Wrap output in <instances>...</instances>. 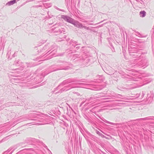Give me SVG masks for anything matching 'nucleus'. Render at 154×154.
Instances as JSON below:
<instances>
[{"instance_id": "f257e3e1", "label": "nucleus", "mask_w": 154, "mask_h": 154, "mask_svg": "<svg viewBox=\"0 0 154 154\" xmlns=\"http://www.w3.org/2000/svg\"><path fill=\"white\" fill-rule=\"evenodd\" d=\"M50 46V45L49 44H47L45 45L43 48L41 49H40V51L38 50L37 52L42 55V57L46 54L47 55H48L51 53L52 54H54L55 52H56L55 49L57 48V46H56L54 44L51 45V47L49 48Z\"/></svg>"}, {"instance_id": "f03ea898", "label": "nucleus", "mask_w": 154, "mask_h": 154, "mask_svg": "<svg viewBox=\"0 0 154 154\" xmlns=\"http://www.w3.org/2000/svg\"><path fill=\"white\" fill-rule=\"evenodd\" d=\"M78 81H74L71 79H68L64 81L62 83H61L58 86V88H59L61 87L64 86L63 88H62L60 91L59 92L61 93L64 91H66L72 88H75L77 87L76 86H72L73 83L68 85L70 83L78 82Z\"/></svg>"}, {"instance_id": "7ed1b4c3", "label": "nucleus", "mask_w": 154, "mask_h": 154, "mask_svg": "<svg viewBox=\"0 0 154 154\" xmlns=\"http://www.w3.org/2000/svg\"><path fill=\"white\" fill-rule=\"evenodd\" d=\"M68 65H69L66 62L64 61H63L62 62H60L58 65L59 66L58 67V68L57 69H54V70L51 71L46 73H45V72H43L41 74V75L42 76L43 75V77H44L45 75H47L51 72L60 70H66L70 69L71 67L70 66H68Z\"/></svg>"}, {"instance_id": "20e7f679", "label": "nucleus", "mask_w": 154, "mask_h": 154, "mask_svg": "<svg viewBox=\"0 0 154 154\" xmlns=\"http://www.w3.org/2000/svg\"><path fill=\"white\" fill-rule=\"evenodd\" d=\"M129 54L131 55L134 56V57H137L140 56L139 54H141L142 52L139 50H138L136 48H132L131 47L128 48Z\"/></svg>"}, {"instance_id": "39448f33", "label": "nucleus", "mask_w": 154, "mask_h": 154, "mask_svg": "<svg viewBox=\"0 0 154 154\" xmlns=\"http://www.w3.org/2000/svg\"><path fill=\"white\" fill-rule=\"evenodd\" d=\"M61 18L67 22L72 23L74 19L72 18L65 15H61Z\"/></svg>"}, {"instance_id": "423d86ee", "label": "nucleus", "mask_w": 154, "mask_h": 154, "mask_svg": "<svg viewBox=\"0 0 154 154\" xmlns=\"http://www.w3.org/2000/svg\"><path fill=\"white\" fill-rule=\"evenodd\" d=\"M95 98H96V97H90V98L88 99H87L84 102H82L81 104H80V106H81L83 103H84L85 102H88V101L89 102H88L87 103H86L85 104V105L86 106H87L88 105V104H90V105H92V106H94V104H94V101H92V100L93 99H95Z\"/></svg>"}, {"instance_id": "0eeeda50", "label": "nucleus", "mask_w": 154, "mask_h": 154, "mask_svg": "<svg viewBox=\"0 0 154 154\" xmlns=\"http://www.w3.org/2000/svg\"><path fill=\"white\" fill-rule=\"evenodd\" d=\"M137 120H147L148 121V122L150 123H154V116H149L143 118L138 119Z\"/></svg>"}, {"instance_id": "6e6552de", "label": "nucleus", "mask_w": 154, "mask_h": 154, "mask_svg": "<svg viewBox=\"0 0 154 154\" xmlns=\"http://www.w3.org/2000/svg\"><path fill=\"white\" fill-rule=\"evenodd\" d=\"M72 24L74 25L75 26L79 28H82V24L80 23L79 22L77 21H75L74 20L72 23Z\"/></svg>"}, {"instance_id": "1a4fd4ad", "label": "nucleus", "mask_w": 154, "mask_h": 154, "mask_svg": "<svg viewBox=\"0 0 154 154\" xmlns=\"http://www.w3.org/2000/svg\"><path fill=\"white\" fill-rule=\"evenodd\" d=\"M145 95V93L144 91H142V93L139 94H137L135 95H134L130 97H132L133 98L131 99L137 98L140 97V96L141 95L140 98H142Z\"/></svg>"}, {"instance_id": "9d476101", "label": "nucleus", "mask_w": 154, "mask_h": 154, "mask_svg": "<svg viewBox=\"0 0 154 154\" xmlns=\"http://www.w3.org/2000/svg\"><path fill=\"white\" fill-rule=\"evenodd\" d=\"M13 52L12 54H11V51L10 50L9 51L7 54V56H8V59H11L12 57H15V53H14L13 54Z\"/></svg>"}, {"instance_id": "9b49d317", "label": "nucleus", "mask_w": 154, "mask_h": 154, "mask_svg": "<svg viewBox=\"0 0 154 154\" xmlns=\"http://www.w3.org/2000/svg\"><path fill=\"white\" fill-rule=\"evenodd\" d=\"M56 29V30L54 31V32H57L60 33H64L65 32V29H64L63 28H61L60 29H59V28Z\"/></svg>"}, {"instance_id": "f8f14e48", "label": "nucleus", "mask_w": 154, "mask_h": 154, "mask_svg": "<svg viewBox=\"0 0 154 154\" xmlns=\"http://www.w3.org/2000/svg\"><path fill=\"white\" fill-rule=\"evenodd\" d=\"M139 15L140 17H145L146 15V12L144 11H141L140 12Z\"/></svg>"}, {"instance_id": "ddd939ff", "label": "nucleus", "mask_w": 154, "mask_h": 154, "mask_svg": "<svg viewBox=\"0 0 154 154\" xmlns=\"http://www.w3.org/2000/svg\"><path fill=\"white\" fill-rule=\"evenodd\" d=\"M16 2V0H12L10 2H8L6 4V5H8V6H10V5H13Z\"/></svg>"}, {"instance_id": "4468645a", "label": "nucleus", "mask_w": 154, "mask_h": 154, "mask_svg": "<svg viewBox=\"0 0 154 154\" xmlns=\"http://www.w3.org/2000/svg\"><path fill=\"white\" fill-rule=\"evenodd\" d=\"M96 133L98 134L101 137L103 138H105V137L104 135L103 134H102L100 133L99 131H98L97 130H96Z\"/></svg>"}, {"instance_id": "2eb2a0df", "label": "nucleus", "mask_w": 154, "mask_h": 154, "mask_svg": "<svg viewBox=\"0 0 154 154\" xmlns=\"http://www.w3.org/2000/svg\"><path fill=\"white\" fill-rule=\"evenodd\" d=\"M11 149H8L7 151H5L3 154H11L12 152H13V150L11 152L9 153V152L11 150Z\"/></svg>"}, {"instance_id": "dca6fc26", "label": "nucleus", "mask_w": 154, "mask_h": 154, "mask_svg": "<svg viewBox=\"0 0 154 154\" xmlns=\"http://www.w3.org/2000/svg\"><path fill=\"white\" fill-rule=\"evenodd\" d=\"M102 120L104 122L106 123H108L109 124H111V125H115V123H112V122H110L106 120V119H102Z\"/></svg>"}, {"instance_id": "f3484780", "label": "nucleus", "mask_w": 154, "mask_h": 154, "mask_svg": "<svg viewBox=\"0 0 154 154\" xmlns=\"http://www.w3.org/2000/svg\"><path fill=\"white\" fill-rule=\"evenodd\" d=\"M84 117L85 119H86V120H88V122H89V120H90V119L88 116H87L86 115L84 114Z\"/></svg>"}, {"instance_id": "a211bd4d", "label": "nucleus", "mask_w": 154, "mask_h": 154, "mask_svg": "<svg viewBox=\"0 0 154 154\" xmlns=\"http://www.w3.org/2000/svg\"><path fill=\"white\" fill-rule=\"evenodd\" d=\"M13 103L12 102H9L8 103H6V104L5 105L6 106H9L11 105H12Z\"/></svg>"}, {"instance_id": "6ab92c4d", "label": "nucleus", "mask_w": 154, "mask_h": 154, "mask_svg": "<svg viewBox=\"0 0 154 154\" xmlns=\"http://www.w3.org/2000/svg\"><path fill=\"white\" fill-rule=\"evenodd\" d=\"M119 97L120 98L122 99H126L127 98L125 97V96H122V95L119 94Z\"/></svg>"}, {"instance_id": "aec40b11", "label": "nucleus", "mask_w": 154, "mask_h": 154, "mask_svg": "<svg viewBox=\"0 0 154 154\" xmlns=\"http://www.w3.org/2000/svg\"><path fill=\"white\" fill-rule=\"evenodd\" d=\"M19 61L18 60L14 62V64L15 65L18 66L19 64Z\"/></svg>"}, {"instance_id": "412c9836", "label": "nucleus", "mask_w": 154, "mask_h": 154, "mask_svg": "<svg viewBox=\"0 0 154 154\" xmlns=\"http://www.w3.org/2000/svg\"><path fill=\"white\" fill-rule=\"evenodd\" d=\"M71 44H72L73 45V44H76V45H77L78 44H78V42H77L76 41H72L71 43Z\"/></svg>"}, {"instance_id": "4be33fe9", "label": "nucleus", "mask_w": 154, "mask_h": 154, "mask_svg": "<svg viewBox=\"0 0 154 154\" xmlns=\"http://www.w3.org/2000/svg\"><path fill=\"white\" fill-rule=\"evenodd\" d=\"M82 28H84L85 29H86L87 30H89V28L88 27H87L86 26H83L82 25Z\"/></svg>"}, {"instance_id": "5701e85b", "label": "nucleus", "mask_w": 154, "mask_h": 154, "mask_svg": "<svg viewBox=\"0 0 154 154\" xmlns=\"http://www.w3.org/2000/svg\"><path fill=\"white\" fill-rule=\"evenodd\" d=\"M137 72H133L132 71L131 73V74L132 75H136V73H137Z\"/></svg>"}, {"instance_id": "b1692460", "label": "nucleus", "mask_w": 154, "mask_h": 154, "mask_svg": "<svg viewBox=\"0 0 154 154\" xmlns=\"http://www.w3.org/2000/svg\"><path fill=\"white\" fill-rule=\"evenodd\" d=\"M111 47H112L111 48V50H112V51L113 52H115V49H114V48L113 47V46H112V45H111Z\"/></svg>"}, {"instance_id": "393cba45", "label": "nucleus", "mask_w": 154, "mask_h": 154, "mask_svg": "<svg viewBox=\"0 0 154 154\" xmlns=\"http://www.w3.org/2000/svg\"><path fill=\"white\" fill-rule=\"evenodd\" d=\"M137 2H140L141 4L143 2V1L141 0H135Z\"/></svg>"}, {"instance_id": "a878e982", "label": "nucleus", "mask_w": 154, "mask_h": 154, "mask_svg": "<svg viewBox=\"0 0 154 154\" xmlns=\"http://www.w3.org/2000/svg\"><path fill=\"white\" fill-rule=\"evenodd\" d=\"M109 99L108 98H103L102 99V100H106Z\"/></svg>"}, {"instance_id": "bb28decb", "label": "nucleus", "mask_w": 154, "mask_h": 154, "mask_svg": "<svg viewBox=\"0 0 154 154\" xmlns=\"http://www.w3.org/2000/svg\"><path fill=\"white\" fill-rule=\"evenodd\" d=\"M38 116L35 115L33 116L35 117V118L38 119V118L37 117Z\"/></svg>"}, {"instance_id": "cd10ccee", "label": "nucleus", "mask_w": 154, "mask_h": 154, "mask_svg": "<svg viewBox=\"0 0 154 154\" xmlns=\"http://www.w3.org/2000/svg\"><path fill=\"white\" fill-rule=\"evenodd\" d=\"M86 59H84V58H83V60H86V61H87V60H88V58H87L86 57Z\"/></svg>"}, {"instance_id": "c85d7f7f", "label": "nucleus", "mask_w": 154, "mask_h": 154, "mask_svg": "<svg viewBox=\"0 0 154 154\" xmlns=\"http://www.w3.org/2000/svg\"><path fill=\"white\" fill-rule=\"evenodd\" d=\"M27 149L32 150L33 149H32V148H29V149Z\"/></svg>"}, {"instance_id": "c756f323", "label": "nucleus", "mask_w": 154, "mask_h": 154, "mask_svg": "<svg viewBox=\"0 0 154 154\" xmlns=\"http://www.w3.org/2000/svg\"><path fill=\"white\" fill-rule=\"evenodd\" d=\"M88 25H94V24H93V23H88Z\"/></svg>"}, {"instance_id": "7c9ffc66", "label": "nucleus", "mask_w": 154, "mask_h": 154, "mask_svg": "<svg viewBox=\"0 0 154 154\" xmlns=\"http://www.w3.org/2000/svg\"><path fill=\"white\" fill-rule=\"evenodd\" d=\"M85 85V84H83V83H80V84H79V85Z\"/></svg>"}, {"instance_id": "2f4dec72", "label": "nucleus", "mask_w": 154, "mask_h": 154, "mask_svg": "<svg viewBox=\"0 0 154 154\" xmlns=\"http://www.w3.org/2000/svg\"><path fill=\"white\" fill-rule=\"evenodd\" d=\"M102 26H103V25H99V26H98L97 27H101Z\"/></svg>"}, {"instance_id": "473e14b6", "label": "nucleus", "mask_w": 154, "mask_h": 154, "mask_svg": "<svg viewBox=\"0 0 154 154\" xmlns=\"http://www.w3.org/2000/svg\"><path fill=\"white\" fill-rule=\"evenodd\" d=\"M102 152L103 154H106V153H105V152H103L102 151Z\"/></svg>"}, {"instance_id": "72a5a7b5", "label": "nucleus", "mask_w": 154, "mask_h": 154, "mask_svg": "<svg viewBox=\"0 0 154 154\" xmlns=\"http://www.w3.org/2000/svg\"><path fill=\"white\" fill-rule=\"evenodd\" d=\"M101 23V22H100L98 23H96V24H95V25H96V24H99V23Z\"/></svg>"}, {"instance_id": "f704fd0d", "label": "nucleus", "mask_w": 154, "mask_h": 154, "mask_svg": "<svg viewBox=\"0 0 154 154\" xmlns=\"http://www.w3.org/2000/svg\"><path fill=\"white\" fill-rule=\"evenodd\" d=\"M43 59V58H42V59L41 60H40L41 61H42V60H42ZM40 61V60H39Z\"/></svg>"}, {"instance_id": "c9c22d12", "label": "nucleus", "mask_w": 154, "mask_h": 154, "mask_svg": "<svg viewBox=\"0 0 154 154\" xmlns=\"http://www.w3.org/2000/svg\"><path fill=\"white\" fill-rule=\"evenodd\" d=\"M32 120H37L36 119H31Z\"/></svg>"}, {"instance_id": "e433bc0d", "label": "nucleus", "mask_w": 154, "mask_h": 154, "mask_svg": "<svg viewBox=\"0 0 154 154\" xmlns=\"http://www.w3.org/2000/svg\"><path fill=\"white\" fill-rule=\"evenodd\" d=\"M132 88H128V89H132Z\"/></svg>"}, {"instance_id": "4c0bfd02", "label": "nucleus", "mask_w": 154, "mask_h": 154, "mask_svg": "<svg viewBox=\"0 0 154 154\" xmlns=\"http://www.w3.org/2000/svg\"><path fill=\"white\" fill-rule=\"evenodd\" d=\"M98 97H101L100 96V95H98Z\"/></svg>"}, {"instance_id": "58836bf2", "label": "nucleus", "mask_w": 154, "mask_h": 154, "mask_svg": "<svg viewBox=\"0 0 154 154\" xmlns=\"http://www.w3.org/2000/svg\"><path fill=\"white\" fill-rule=\"evenodd\" d=\"M134 80H135V81H138V80H137V79H135Z\"/></svg>"}, {"instance_id": "ea45409f", "label": "nucleus", "mask_w": 154, "mask_h": 154, "mask_svg": "<svg viewBox=\"0 0 154 154\" xmlns=\"http://www.w3.org/2000/svg\"><path fill=\"white\" fill-rule=\"evenodd\" d=\"M37 48V47H36V46L35 47H34V48H35H35Z\"/></svg>"}, {"instance_id": "a19ab883", "label": "nucleus", "mask_w": 154, "mask_h": 154, "mask_svg": "<svg viewBox=\"0 0 154 154\" xmlns=\"http://www.w3.org/2000/svg\"><path fill=\"white\" fill-rule=\"evenodd\" d=\"M65 1H67V2H68V0H65Z\"/></svg>"}, {"instance_id": "79ce46f5", "label": "nucleus", "mask_w": 154, "mask_h": 154, "mask_svg": "<svg viewBox=\"0 0 154 154\" xmlns=\"http://www.w3.org/2000/svg\"><path fill=\"white\" fill-rule=\"evenodd\" d=\"M105 101V102H109V101Z\"/></svg>"}, {"instance_id": "37998d69", "label": "nucleus", "mask_w": 154, "mask_h": 154, "mask_svg": "<svg viewBox=\"0 0 154 154\" xmlns=\"http://www.w3.org/2000/svg\"><path fill=\"white\" fill-rule=\"evenodd\" d=\"M101 131L102 133H104L102 131Z\"/></svg>"}, {"instance_id": "c03bdc74", "label": "nucleus", "mask_w": 154, "mask_h": 154, "mask_svg": "<svg viewBox=\"0 0 154 154\" xmlns=\"http://www.w3.org/2000/svg\"><path fill=\"white\" fill-rule=\"evenodd\" d=\"M43 57L42 56V57ZM42 57H40V58H41Z\"/></svg>"}, {"instance_id": "a18cd8bd", "label": "nucleus", "mask_w": 154, "mask_h": 154, "mask_svg": "<svg viewBox=\"0 0 154 154\" xmlns=\"http://www.w3.org/2000/svg\"><path fill=\"white\" fill-rule=\"evenodd\" d=\"M16 79V78H14V79Z\"/></svg>"}, {"instance_id": "49530a36", "label": "nucleus", "mask_w": 154, "mask_h": 154, "mask_svg": "<svg viewBox=\"0 0 154 154\" xmlns=\"http://www.w3.org/2000/svg\"><path fill=\"white\" fill-rule=\"evenodd\" d=\"M37 59L38 60H39V59H38V58H37Z\"/></svg>"}]
</instances>
